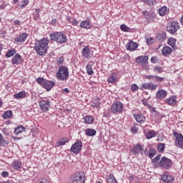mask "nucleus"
I'll return each instance as SVG.
<instances>
[{"label": "nucleus", "instance_id": "nucleus-1", "mask_svg": "<svg viewBox=\"0 0 183 183\" xmlns=\"http://www.w3.org/2000/svg\"><path fill=\"white\" fill-rule=\"evenodd\" d=\"M49 44V40L43 38L40 41H37L34 44V49L39 55H42L46 52L48 49V44Z\"/></svg>", "mask_w": 183, "mask_h": 183}, {"label": "nucleus", "instance_id": "nucleus-2", "mask_svg": "<svg viewBox=\"0 0 183 183\" xmlns=\"http://www.w3.org/2000/svg\"><path fill=\"white\" fill-rule=\"evenodd\" d=\"M56 76L59 81H66L69 78V69L66 66H61L57 73Z\"/></svg>", "mask_w": 183, "mask_h": 183}, {"label": "nucleus", "instance_id": "nucleus-3", "mask_svg": "<svg viewBox=\"0 0 183 183\" xmlns=\"http://www.w3.org/2000/svg\"><path fill=\"white\" fill-rule=\"evenodd\" d=\"M50 38L52 41H56L59 44H66L67 41L66 36L61 32H56L50 34Z\"/></svg>", "mask_w": 183, "mask_h": 183}, {"label": "nucleus", "instance_id": "nucleus-4", "mask_svg": "<svg viewBox=\"0 0 183 183\" xmlns=\"http://www.w3.org/2000/svg\"><path fill=\"white\" fill-rule=\"evenodd\" d=\"M85 182V174L84 172H77L71 177V183Z\"/></svg>", "mask_w": 183, "mask_h": 183}, {"label": "nucleus", "instance_id": "nucleus-5", "mask_svg": "<svg viewBox=\"0 0 183 183\" xmlns=\"http://www.w3.org/2000/svg\"><path fill=\"white\" fill-rule=\"evenodd\" d=\"M148 56H140L137 58V62L139 65H142L143 69L148 70L149 67H148Z\"/></svg>", "mask_w": 183, "mask_h": 183}, {"label": "nucleus", "instance_id": "nucleus-6", "mask_svg": "<svg viewBox=\"0 0 183 183\" xmlns=\"http://www.w3.org/2000/svg\"><path fill=\"white\" fill-rule=\"evenodd\" d=\"M159 166L164 169H169L172 167V161L163 157L159 162Z\"/></svg>", "mask_w": 183, "mask_h": 183}, {"label": "nucleus", "instance_id": "nucleus-7", "mask_svg": "<svg viewBox=\"0 0 183 183\" xmlns=\"http://www.w3.org/2000/svg\"><path fill=\"white\" fill-rule=\"evenodd\" d=\"M124 109V104L121 102H116L112 106V112L113 114H122Z\"/></svg>", "mask_w": 183, "mask_h": 183}, {"label": "nucleus", "instance_id": "nucleus-8", "mask_svg": "<svg viewBox=\"0 0 183 183\" xmlns=\"http://www.w3.org/2000/svg\"><path fill=\"white\" fill-rule=\"evenodd\" d=\"M82 149V141L76 140L75 143L71 146L70 151L74 154H78Z\"/></svg>", "mask_w": 183, "mask_h": 183}, {"label": "nucleus", "instance_id": "nucleus-9", "mask_svg": "<svg viewBox=\"0 0 183 183\" xmlns=\"http://www.w3.org/2000/svg\"><path fill=\"white\" fill-rule=\"evenodd\" d=\"M167 29L169 34H175V32L179 29V24L177 21H174L169 23L167 26Z\"/></svg>", "mask_w": 183, "mask_h": 183}, {"label": "nucleus", "instance_id": "nucleus-10", "mask_svg": "<svg viewBox=\"0 0 183 183\" xmlns=\"http://www.w3.org/2000/svg\"><path fill=\"white\" fill-rule=\"evenodd\" d=\"M174 137L176 138L175 144L178 148H183V136L179 133L174 132L173 134Z\"/></svg>", "mask_w": 183, "mask_h": 183}, {"label": "nucleus", "instance_id": "nucleus-11", "mask_svg": "<svg viewBox=\"0 0 183 183\" xmlns=\"http://www.w3.org/2000/svg\"><path fill=\"white\" fill-rule=\"evenodd\" d=\"M50 107H51V101H49V99L41 100L39 102V107L44 112H46V111H49Z\"/></svg>", "mask_w": 183, "mask_h": 183}, {"label": "nucleus", "instance_id": "nucleus-12", "mask_svg": "<svg viewBox=\"0 0 183 183\" xmlns=\"http://www.w3.org/2000/svg\"><path fill=\"white\" fill-rule=\"evenodd\" d=\"M22 62H24V59H22V56H21L19 54H16L11 60L13 65H19V64H22Z\"/></svg>", "mask_w": 183, "mask_h": 183}, {"label": "nucleus", "instance_id": "nucleus-13", "mask_svg": "<svg viewBox=\"0 0 183 183\" xmlns=\"http://www.w3.org/2000/svg\"><path fill=\"white\" fill-rule=\"evenodd\" d=\"M26 38H28V34L23 33L15 38L14 41L16 42V44H22L23 42H25L26 41Z\"/></svg>", "mask_w": 183, "mask_h": 183}, {"label": "nucleus", "instance_id": "nucleus-14", "mask_svg": "<svg viewBox=\"0 0 183 183\" xmlns=\"http://www.w3.org/2000/svg\"><path fill=\"white\" fill-rule=\"evenodd\" d=\"M167 95H168L167 91L164 89H159L156 93V98L157 99H165V98H167Z\"/></svg>", "mask_w": 183, "mask_h": 183}, {"label": "nucleus", "instance_id": "nucleus-15", "mask_svg": "<svg viewBox=\"0 0 183 183\" xmlns=\"http://www.w3.org/2000/svg\"><path fill=\"white\" fill-rule=\"evenodd\" d=\"M144 151V148H142V145L137 144L133 147L132 149V152L134 155H139V154H142Z\"/></svg>", "mask_w": 183, "mask_h": 183}, {"label": "nucleus", "instance_id": "nucleus-16", "mask_svg": "<svg viewBox=\"0 0 183 183\" xmlns=\"http://www.w3.org/2000/svg\"><path fill=\"white\" fill-rule=\"evenodd\" d=\"M55 86V82L49 80H46L44 84L43 85V88L46 89V91L49 92Z\"/></svg>", "mask_w": 183, "mask_h": 183}, {"label": "nucleus", "instance_id": "nucleus-17", "mask_svg": "<svg viewBox=\"0 0 183 183\" xmlns=\"http://www.w3.org/2000/svg\"><path fill=\"white\" fill-rule=\"evenodd\" d=\"M162 180L163 181V182L171 183L172 182V181H174V177L169 175L168 172H166L164 174L162 175Z\"/></svg>", "mask_w": 183, "mask_h": 183}, {"label": "nucleus", "instance_id": "nucleus-18", "mask_svg": "<svg viewBox=\"0 0 183 183\" xmlns=\"http://www.w3.org/2000/svg\"><path fill=\"white\" fill-rule=\"evenodd\" d=\"M126 48L129 51H135V49L138 48V44L136 42H134L132 40H131L127 43Z\"/></svg>", "mask_w": 183, "mask_h": 183}, {"label": "nucleus", "instance_id": "nucleus-19", "mask_svg": "<svg viewBox=\"0 0 183 183\" xmlns=\"http://www.w3.org/2000/svg\"><path fill=\"white\" fill-rule=\"evenodd\" d=\"M165 103L167 104V105H177V97L172 96L171 97L166 99L164 100Z\"/></svg>", "mask_w": 183, "mask_h": 183}, {"label": "nucleus", "instance_id": "nucleus-20", "mask_svg": "<svg viewBox=\"0 0 183 183\" xmlns=\"http://www.w3.org/2000/svg\"><path fill=\"white\" fill-rule=\"evenodd\" d=\"M162 54L164 56H168V55H171V54H172V49L169 46H164L162 49Z\"/></svg>", "mask_w": 183, "mask_h": 183}, {"label": "nucleus", "instance_id": "nucleus-21", "mask_svg": "<svg viewBox=\"0 0 183 183\" xmlns=\"http://www.w3.org/2000/svg\"><path fill=\"white\" fill-rule=\"evenodd\" d=\"M26 97V91H21L19 93L14 94V98L16 99H24V98Z\"/></svg>", "mask_w": 183, "mask_h": 183}, {"label": "nucleus", "instance_id": "nucleus-22", "mask_svg": "<svg viewBox=\"0 0 183 183\" xmlns=\"http://www.w3.org/2000/svg\"><path fill=\"white\" fill-rule=\"evenodd\" d=\"M80 28H83L84 29H91V23L89 22V21H82L80 23Z\"/></svg>", "mask_w": 183, "mask_h": 183}, {"label": "nucleus", "instance_id": "nucleus-23", "mask_svg": "<svg viewBox=\"0 0 183 183\" xmlns=\"http://www.w3.org/2000/svg\"><path fill=\"white\" fill-rule=\"evenodd\" d=\"M26 129L24 127H22V125H19L14 129V134L15 135H19V134H22V132H25Z\"/></svg>", "mask_w": 183, "mask_h": 183}, {"label": "nucleus", "instance_id": "nucleus-24", "mask_svg": "<svg viewBox=\"0 0 183 183\" xmlns=\"http://www.w3.org/2000/svg\"><path fill=\"white\" fill-rule=\"evenodd\" d=\"M157 41H159L160 42H164L167 39V33L162 32L157 34Z\"/></svg>", "mask_w": 183, "mask_h": 183}, {"label": "nucleus", "instance_id": "nucleus-25", "mask_svg": "<svg viewBox=\"0 0 183 183\" xmlns=\"http://www.w3.org/2000/svg\"><path fill=\"white\" fill-rule=\"evenodd\" d=\"M66 142H69V139L68 137L61 139L57 142L56 147H62V145H65Z\"/></svg>", "mask_w": 183, "mask_h": 183}, {"label": "nucleus", "instance_id": "nucleus-26", "mask_svg": "<svg viewBox=\"0 0 183 183\" xmlns=\"http://www.w3.org/2000/svg\"><path fill=\"white\" fill-rule=\"evenodd\" d=\"M85 134L87 137H94V135L97 134V130L94 129H87L85 131Z\"/></svg>", "mask_w": 183, "mask_h": 183}, {"label": "nucleus", "instance_id": "nucleus-27", "mask_svg": "<svg viewBox=\"0 0 183 183\" xmlns=\"http://www.w3.org/2000/svg\"><path fill=\"white\" fill-rule=\"evenodd\" d=\"M91 52V50H89V48L88 46H85L83 48L81 54L84 58H89V53Z\"/></svg>", "mask_w": 183, "mask_h": 183}, {"label": "nucleus", "instance_id": "nucleus-28", "mask_svg": "<svg viewBox=\"0 0 183 183\" xmlns=\"http://www.w3.org/2000/svg\"><path fill=\"white\" fill-rule=\"evenodd\" d=\"M175 44H177V39L171 37L168 39V44L173 48V49H177Z\"/></svg>", "mask_w": 183, "mask_h": 183}, {"label": "nucleus", "instance_id": "nucleus-29", "mask_svg": "<svg viewBox=\"0 0 183 183\" xmlns=\"http://www.w3.org/2000/svg\"><path fill=\"white\" fill-rule=\"evenodd\" d=\"M154 137H157V133L154 130H150L146 134L147 139H151L152 138H154Z\"/></svg>", "mask_w": 183, "mask_h": 183}, {"label": "nucleus", "instance_id": "nucleus-30", "mask_svg": "<svg viewBox=\"0 0 183 183\" xmlns=\"http://www.w3.org/2000/svg\"><path fill=\"white\" fill-rule=\"evenodd\" d=\"M137 122H144L145 121V117L142 114L134 115Z\"/></svg>", "mask_w": 183, "mask_h": 183}, {"label": "nucleus", "instance_id": "nucleus-31", "mask_svg": "<svg viewBox=\"0 0 183 183\" xmlns=\"http://www.w3.org/2000/svg\"><path fill=\"white\" fill-rule=\"evenodd\" d=\"M8 144H9V141L5 140V139H4V136L0 134V145L1 147H5V145H8Z\"/></svg>", "mask_w": 183, "mask_h": 183}, {"label": "nucleus", "instance_id": "nucleus-32", "mask_svg": "<svg viewBox=\"0 0 183 183\" xmlns=\"http://www.w3.org/2000/svg\"><path fill=\"white\" fill-rule=\"evenodd\" d=\"M107 183H118V182L115 179V177H114V174H111L107 177Z\"/></svg>", "mask_w": 183, "mask_h": 183}, {"label": "nucleus", "instance_id": "nucleus-33", "mask_svg": "<svg viewBox=\"0 0 183 183\" xmlns=\"http://www.w3.org/2000/svg\"><path fill=\"white\" fill-rule=\"evenodd\" d=\"M167 8L165 6H162L159 9V15H160V16H164L165 14H167Z\"/></svg>", "mask_w": 183, "mask_h": 183}, {"label": "nucleus", "instance_id": "nucleus-34", "mask_svg": "<svg viewBox=\"0 0 183 183\" xmlns=\"http://www.w3.org/2000/svg\"><path fill=\"white\" fill-rule=\"evenodd\" d=\"M16 54V51L15 50V49H11L6 52V56L7 58H11V56H14V55Z\"/></svg>", "mask_w": 183, "mask_h": 183}, {"label": "nucleus", "instance_id": "nucleus-35", "mask_svg": "<svg viewBox=\"0 0 183 183\" xmlns=\"http://www.w3.org/2000/svg\"><path fill=\"white\" fill-rule=\"evenodd\" d=\"M85 124H92L94 122V117L92 116H86L84 118Z\"/></svg>", "mask_w": 183, "mask_h": 183}, {"label": "nucleus", "instance_id": "nucleus-36", "mask_svg": "<svg viewBox=\"0 0 183 183\" xmlns=\"http://www.w3.org/2000/svg\"><path fill=\"white\" fill-rule=\"evenodd\" d=\"M11 117H12V111L11 110L5 112L3 114V118H4V119H9Z\"/></svg>", "mask_w": 183, "mask_h": 183}, {"label": "nucleus", "instance_id": "nucleus-37", "mask_svg": "<svg viewBox=\"0 0 183 183\" xmlns=\"http://www.w3.org/2000/svg\"><path fill=\"white\" fill-rule=\"evenodd\" d=\"M13 164V168H15V169H20L21 167H22V163L19 161H14Z\"/></svg>", "mask_w": 183, "mask_h": 183}, {"label": "nucleus", "instance_id": "nucleus-38", "mask_svg": "<svg viewBox=\"0 0 183 183\" xmlns=\"http://www.w3.org/2000/svg\"><path fill=\"white\" fill-rule=\"evenodd\" d=\"M46 81V79H44L42 77H39V78L36 79L37 84L41 85L42 87L44 86Z\"/></svg>", "mask_w": 183, "mask_h": 183}, {"label": "nucleus", "instance_id": "nucleus-39", "mask_svg": "<svg viewBox=\"0 0 183 183\" xmlns=\"http://www.w3.org/2000/svg\"><path fill=\"white\" fill-rule=\"evenodd\" d=\"M86 69L88 75L94 74V71L92 70V66L91 64H87Z\"/></svg>", "mask_w": 183, "mask_h": 183}, {"label": "nucleus", "instance_id": "nucleus-40", "mask_svg": "<svg viewBox=\"0 0 183 183\" xmlns=\"http://www.w3.org/2000/svg\"><path fill=\"white\" fill-rule=\"evenodd\" d=\"M118 81V79L115 75H112L108 79V82H110V84H114Z\"/></svg>", "mask_w": 183, "mask_h": 183}, {"label": "nucleus", "instance_id": "nucleus-41", "mask_svg": "<svg viewBox=\"0 0 183 183\" xmlns=\"http://www.w3.org/2000/svg\"><path fill=\"white\" fill-rule=\"evenodd\" d=\"M120 29L123 31V32H129V27L125 24H122L120 26Z\"/></svg>", "mask_w": 183, "mask_h": 183}, {"label": "nucleus", "instance_id": "nucleus-42", "mask_svg": "<svg viewBox=\"0 0 183 183\" xmlns=\"http://www.w3.org/2000/svg\"><path fill=\"white\" fill-rule=\"evenodd\" d=\"M157 154V150L152 149L149 151V157L154 158Z\"/></svg>", "mask_w": 183, "mask_h": 183}, {"label": "nucleus", "instance_id": "nucleus-43", "mask_svg": "<svg viewBox=\"0 0 183 183\" xmlns=\"http://www.w3.org/2000/svg\"><path fill=\"white\" fill-rule=\"evenodd\" d=\"M150 83H144L142 84V86L140 87V89L142 91H144V89H149V85Z\"/></svg>", "mask_w": 183, "mask_h": 183}, {"label": "nucleus", "instance_id": "nucleus-44", "mask_svg": "<svg viewBox=\"0 0 183 183\" xmlns=\"http://www.w3.org/2000/svg\"><path fill=\"white\" fill-rule=\"evenodd\" d=\"M143 2L147 4V5H154L155 2H157V0H142Z\"/></svg>", "mask_w": 183, "mask_h": 183}, {"label": "nucleus", "instance_id": "nucleus-45", "mask_svg": "<svg viewBox=\"0 0 183 183\" xmlns=\"http://www.w3.org/2000/svg\"><path fill=\"white\" fill-rule=\"evenodd\" d=\"M28 4H29V1L24 0L20 3L19 6H20V8H25L26 6V5H28Z\"/></svg>", "mask_w": 183, "mask_h": 183}, {"label": "nucleus", "instance_id": "nucleus-46", "mask_svg": "<svg viewBox=\"0 0 183 183\" xmlns=\"http://www.w3.org/2000/svg\"><path fill=\"white\" fill-rule=\"evenodd\" d=\"M153 79L157 82H163L164 79L163 77H159L157 75H154V77Z\"/></svg>", "mask_w": 183, "mask_h": 183}, {"label": "nucleus", "instance_id": "nucleus-47", "mask_svg": "<svg viewBox=\"0 0 183 183\" xmlns=\"http://www.w3.org/2000/svg\"><path fill=\"white\" fill-rule=\"evenodd\" d=\"M157 149H159V151L160 152H164V150L165 149V144H158V146H157Z\"/></svg>", "mask_w": 183, "mask_h": 183}, {"label": "nucleus", "instance_id": "nucleus-48", "mask_svg": "<svg viewBox=\"0 0 183 183\" xmlns=\"http://www.w3.org/2000/svg\"><path fill=\"white\" fill-rule=\"evenodd\" d=\"M154 72H157V74H161L162 72V67L156 66L154 69Z\"/></svg>", "mask_w": 183, "mask_h": 183}, {"label": "nucleus", "instance_id": "nucleus-49", "mask_svg": "<svg viewBox=\"0 0 183 183\" xmlns=\"http://www.w3.org/2000/svg\"><path fill=\"white\" fill-rule=\"evenodd\" d=\"M131 90L134 92V91H138V89H139V87L138 86V85L134 84H132L131 86Z\"/></svg>", "mask_w": 183, "mask_h": 183}, {"label": "nucleus", "instance_id": "nucleus-50", "mask_svg": "<svg viewBox=\"0 0 183 183\" xmlns=\"http://www.w3.org/2000/svg\"><path fill=\"white\" fill-rule=\"evenodd\" d=\"M149 89L152 91H154V89H157L158 88V84H154L153 83H149Z\"/></svg>", "mask_w": 183, "mask_h": 183}, {"label": "nucleus", "instance_id": "nucleus-51", "mask_svg": "<svg viewBox=\"0 0 183 183\" xmlns=\"http://www.w3.org/2000/svg\"><path fill=\"white\" fill-rule=\"evenodd\" d=\"M99 105H101V103H99L98 100H96L92 103V107H93V108H98Z\"/></svg>", "mask_w": 183, "mask_h": 183}, {"label": "nucleus", "instance_id": "nucleus-52", "mask_svg": "<svg viewBox=\"0 0 183 183\" xmlns=\"http://www.w3.org/2000/svg\"><path fill=\"white\" fill-rule=\"evenodd\" d=\"M9 175V173L6 171H3L1 172V177H3V178H6V177H8Z\"/></svg>", "mask_w": 183, "mask_h": 183}, {"label": "nucleus", "instance_id": "nucleus-53", "mask_svg": "<svg viewBox=\"0 0 183 183\" xmlns=\"http://www.w3.org/2000/svg\"><path fill=\"white\" fill-rule=\"evenodd\" d=\"M147 45H152V44H154V39L152 38L147 39Z\"/></svg>", "mask_w": 183, "mask_h": 183}, {"label": "nucleus", "instance_id": "nucleus-54", "mask_svg": "<svg viewBox=\"0 0 183 183\" xmlns=\"http://www.w3.org/2000/svg\"><path fill=\"white\" fill-rule=\"evenodd\" d=\"M159 159H161V154H158V155L157 156V157H154V158L152 159V161H153V162H157L159 161Z\"/></svg>", "mask_w": 183, "mask_h": 183}, {"label": "nucleus", "instance_id": "nucleus-55", "mask_svg": "<svg viewBox=\"0 0 183 183\" xmlns=\"http://www.w3.org/2000/svg\"><path fill=\"white\" fill-rule=\"evenodd\" d=\"M71 24H72V25L76 26L78 25V20L73 19L72 21L69 20Z\"/></svg>", "mask_w": 183, "mask_h": 183}, {"label": "nucleus", "instance_id": "nucleus-56", "mask_svg": "<svg viewBox=\"0 0 183 183\" xmlns=\"http://www.w3.org/2000/svg\"><path fill=\"white\" fill-rule=\"evenodd\" d=\"M151 62L152 64H156L157 63V56H153L151 58Z\"/></svg>", "mask_w": 183, "mask_h": 183}, {"label": "nucleus", "instance_id": "nucleus-57", "mask_svg": "<svg viewBox=\"0 0 183 183\" xmlns=\"http://www.w3.org/2000/svg\"><path fill=\"white\" fill-rule=\"evenodd\" d=\"M155 76V75H148L146 76L147 79H154V77Z\"/></svg>", "mask_w": 183, "mask_h": 183}, {"label": "nucleus", "instance_id": "nucleus-58", "mask_svg": "<svg viewBox=\"0 0 183 183\" xmlns=\"http://www.w3.org/2000/svg\"><path fill=\"white\" fill-rule=\"evenodd\" d=\"M142 14L144 16H149V13L147 11H142Z\"/></svg>", "mask_w": 183, "mask_h": 183}, {"label": "nucleus", "instance_id": "nucleus-59", "mask_svg": "<svg viewBox=\"0 0 183 183\" xmlns=\"http://www.w3.org/2000/svg\"><path fill=\"white\" fill-rule=\"evenodd\" d=\"M14 25H21V21L19 20H14Z\"/></svg>", "mask_w": 183, "mask_h": 183}, {"label": "nucleus", "instance_id": "nucleus-60", "mask_svg": "<svg viewBox=\"0 0 183 183\" xmlns=\"http://www.w3.org/2000/svg\"><path fill=\"white\" fill-rule=\"evenodd\" d=\"M62 92H66V94H69L70 91H69V89L65 88L64 89L62 90Z\"/></svg>", "mask_w": 183, "mask_h": 183}, {"label": "nucleus", "instance_id": "nucleus-61", "mask_svg": "<svg viewBox=\"0 0 183 183\" xmlns=\"http://www.w3.org/2000/svg\"><path fill=\"white\" fill-rule=\"evenodd\" d=\"M0 9H5V6L0 5Z\"/></svg>", "mask_w": 183, "mask_h": 183}, {"label": "nucleus", "instance_id": "nucleus-62", "mask_svg": "<svg viewBox=\"0 0 183 183\" xmlns=\"http://www.w3.org/2000/svg\"><path fill=\"white\" fill-rule=\"evenodd\" d=\"M14 139L19 141V139H21V138H19V137H14Z\"/></svg>", "mask_w": 183, "mask_h": 183}, {"label": "nucleus", "instance_id": "nucleus-63", "mask_svg": "<svg viewBox=\"0 0 183 183\" xmlns=\"http://www.w3.org/2000/svg\"><path fill=\"white\" fill-rule=\"evenodd\" d=\"M55 22H56V19H52L51 24H55Z\"/></svg>", "mask_w": 183, "mask_h": 183}, {"label": "nucleus", "instance_id": "nucleus-64", "mask_svg": "<svg viewBox=\"0 0 183 183\" xmlns=\"http://www.w3.org/2000/svg\"><path fill=\"white\" fill-rule=\"evenodd\" d=\"M1 51H2V45H0V55H1Z\"/></svg>", "mask_w": 183, "mask_h": 183}]
</instances>
